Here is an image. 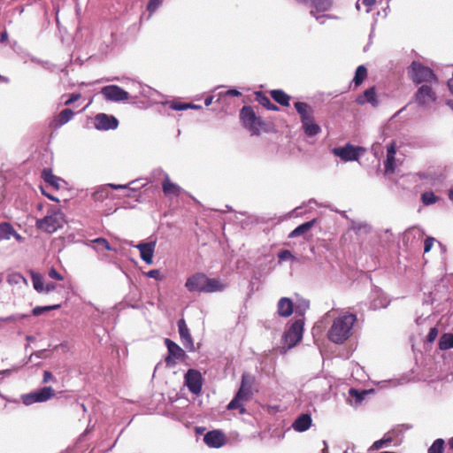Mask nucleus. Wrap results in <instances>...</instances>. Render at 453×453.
I'll use <instances>...</instances> for the list:
<instances>
[{"mask_svg":"<svg viewBox=\"0 0 453 453\" xmlns=\"http://www.w3.org/2000/svg\"><path fill=\"white\" fill-rule=\"evenodd\" d=\"M243 127L252 134H258L262 127V120L256 116L252 107L243 106L240 112Z\"/></svg>","mask_w":453,"mask_h":453,"instance_id":"423d86ee","label":"nucleus"},{"mask_svg":"<svg viewBox=\"0 0 453 453\" xmlns=\"http://www.w3.org/2000/svg\"><path fill=\"white\" fill-rule=\"evenodd\" d=\"M303 325V319H296L285 332L283 341L288 349L295 347L302 340Z\"/></svg>","mask_w":453,"mask_h":453,"instance_id":"0eeeda50","label":"nucleus"},{"mask_svg":"<svg viewBox=\"0 0 453 453\" xmlns=\"http://www.w3.org/2000/svg\"><path fill=\"white\" fill-rule=\"evenodd\" d=\"M88 246L93 248L96 251H100L102 249L107 250H114L115 249L112 248L109 242L102 237L96 238L88 244Z\"/></svg>","mask_w":453,"mask_h":453,"instance_id":"c756f323","label":"nucleus"},{"mask_svg":"<svg viewBox=\"0 0 453 453\" xmlns=\"http://www.w3.org/2000/svg\"><path fill=\"white\" fill-rule=\"evenodd\" d=\"M294 312V303L290 298L281 297L277 303V314L282 318H288Z\"/></svg>","mask_w":453,"mask_h":453,"instance_id":"b1692460","label":"nucleus"},{"mask_svg":"<svg viewBox=\"0 0 453 453\" xmlns=\"http://www.w3.org/2000/svg\"><path fill=\"white\" fill-rule=\"evenodd\" d=\"M222 95L230 96H240L242 94L237 89L233 88V89H228L226 91H225L224 93L219 92L218 96H219V97H220Z\"/></svg>","mask_w":453,"mask_h":453,"instance_id":"864d4df0","label":"nucleus"},{"mask_svg":"<svg viewBox=\"0 0 453 453\" xmlns=\"http://www.w3.org/2000/svg\"><path fill=\"white\" fill-rule=\"evenodd\" d=\"M54 396V389L51 387H44L21 395L22 403L28 406L35 403H44Z\"/></svg>","mask_w":453,"mask_h":453,"instance_id":"6e6552de","label":"nucleus"},{"mask_svg":"<svg viewBox=\"0 0 453 453\" xmlns=\"http://www.w3.org/2000/svg\"><path fill=\"white\" fill-rule=\"evenodd\" d=\"M52 378H53V376H52V373L50 372L45 371L43 372V382L44 383L49 382L50 380H52Z\"/></svg>","mask_w":453,"mask_h":453,"instance_id":"6e6d98bb","label":"nucleus"},{"mask_svg":"<svg viewBox=\"0 0 453 453\" xmlns=\"http://www.w3.org/2000/svg\"><path fill=\"white\" fill-rule=\"evenodd\" d=\"M395 143L392 142L387 146V157L384 162L385 173L387 174L394 173L398 165V160L395 158Z\"/></svg>","mask_w":453,"mask_h":453,"instance_id":"aec40b11","label":"nucleus"},{"mask_svg":"<svg viewBox=\"0 0 453 453\" xmlns=\"http://www.w3.org/2000/svg\"><path fill=\"white\" fill-rule=\"evenodd\" d=\"M448 86L450 92L453 94V81H449Z\"/></svg>","mask_w":453,"mask_h":453,"instance_id":"338daca9","label":"nucleus"},{"mask_svg":"<svg viewBox=\"0 0 453 453\" xmlns=\"http://www.w3.org/2000/svg\"><path fill=\"white\" fill-rule=\"evenodd\" d=\"M134 181H131L128 184L125 185H117V184H106L101 185L96 188V190L92 193V198L96 202H103L105 199L109 198L111 196L110 188L113 189H126L128 188L129 185L133 184Z\"/></svg>","mask_w":453,"mask_h":453,"instance_id":"ddd939ff","label":"nucleus"},{"mask_svg":"<svg viewBox=\"0 0 453 453\" xmlns=\"http://www.w3.org/2000/svg\"><path fill=\"white\" fill-rule=\"evenodd\" d=\"M258 102L265 106V108L272 110V111H277L279 108L275 104H273L270 99L265 96H262L260 93L257 95Z\"/></svg>","mask_w":453,"mask_h":453,"instance_id":"a19ab883","label":"nucleus"},{"mask_svg":"<svg viewBox=\"0 0 453 453\" xmlns=\"http://www.w3.org/2000/svg\"><path fill=\"white\" fill-rule=\"evenodd\" d=\"M146 276L149 277V278L156 279L157 280H160L163 279L161 272L159 270H157V269H153V270L149 271L146 273Z\"/></svg>","mask_w":453,"mask_h":453,"instance_id":"09e8293b","label":"nucleus"},{"mask_svg":"<svg viewBox=\"0 0 453 453\" xmlns=\"http://www.w3.org/2000/svg\"><path fill=\"white\" fill-rule=\"evenodd\" d=\"M352 227L357 232H362L363 231L365 233L370 231V228H371L370 226L368 224H366V223H357V224L353 225Z\"/></svg>","mask_w":453,"mask_h":453,"instance_id":"de8ad7c7","label":"nucleus"},{"mask_svg":"<svg viewBox=\"0 0 453 453\" xmlns=\"http://www.w3.org/2000/svg\"><path fill=\"white\" fill-rule=\"evenodd\" d=\"M207 276L203 273H196L188 278L185 287L189 292H204Z\"/></svg>","mask_w":453,"mask_h":453,"instance_id":"4468645a","label":"nucleus"},{"mask_svg":"<svg viewBox=\"0 0 453 453\" xmlns=\"http://www.w3.org/2000/svg\"><path fill=\"white\" fill-rule=\"evenodd\" d=\"M12 237L15 238V240L19 242H24V237H22L15 229H14V233L12 234Z\"/></svg>","mask_w":453,"mask_h":453,"instance_id":"13d9d810","label":"nucleus"},{"mask_svg":"<svg viewBox=\"0 0 453 453\" xmlns=\"http://www.w3.org/2000/svg\"><path fill=\"white\" fill-rule=\"evenodd\" d=\"M441 349H449L453 348V334H444L439 341Z\"/></svg>","mask_w":453,"mask_h":453,"instance_id":"c9c22d12","label":"nucleus"},{"mask_svg":"<svg viewBox=\"0 0 453 453\" xmlns=\"http://www.w3.org/2000/svg\"><path fill=\"white\" fill-rule=\"evenodd\" d=\"M185 385L191 393L199 395L203 386L201 372L195 369H189L185 374Z\"/></svg>","mask_w":453,"mask_h":453,"instance_id":"f8f14e48","label":"nucleus"},{"mask_svg":"<svg viewBox=\"0 0 453 453\" xmlns=\"http://www.w3.org/2000/svg\"><path fill=\"white\" fill-rule=\"evenodd\" d=\"M399 431L392 430L384 434L383 438L380 440H378L372 443V445L370 447L369 450H378L384 446H387L388 444L394 441L395 438L398 435Z\"/></svg>","mask_w":453,"mask_h":453,"instance_id":"393cba45","label":"nucleus"},{"mask_svg":"<svg viewBox=\"0 0 453 453\" xmlns=\"http://www.w3.org/2000/svg\"><path fill=\"white\" fill-rule=\"evenodd\" d=\"M390 301L388 296L378 288L372 290L371 294L370 308L372 310H378L386 308L389 304Z\"/></svg>","mask_w":453,"mask_h":453,"instance_id":"412c9836","label":"nucleus"},{"mask_svg":"<svg viewBox=\"0 0 453 453\" xmlns=\"http://www.w3.org/2000/svg\"><path fill=\"white\" fill-rule=\"evenodd\" d=\"M408 73L412 81L416 84L433 85L438 83V78L434 71L429 67L424 66L419 62L413 61L408 69Z\"/></svg>","mask_w":453,"mask_h":453,"instance_id":"20e7f679","label":"nucleus"},{"mask_svg":"<svg viewBox=\"0 0 453 453\" xmlns=\"http://www.w3.org/2000/svg\"><path fill=\"white\" fill-rule=\"evenodd\" d=\"M357 322V315L351 312H342L336 317L327 332L328 339L336 344H342L351 335L353 326Z\"/></svg>","mask_w":453,"mask_h":453,"instance_id":"f257e3e1","label":"nucleus"},{"mask_svg":"<svg viewBox=\"0 0 453 453\" xmlns=\"http://www.w3.org/2000/svg\"><path fill=\"white\" fill-rule=\"evenodd\" d=\"M56 288V285L54 283H48L46 285V287H44V291L45 293H50L52 292L53 290H55Z\"/></svg>","mask_w":453,"mask_h":453,"instance_id":"4d7b16f0","label":"nucleus"},{"mask_svg":"<svg viewBox=\"0 0 453 453\" xmlns=\"http://www.w3.org/2000/svg\"><path fill=\"white\" fill-rule=\"evenodd\" d=\"M436 98V94L430 84L421 85L415 94V101L421 107L431 105Z\"/></svg>","mask_w":453,"mask_h":453,"instance_id":"9d476101","label":"nucleus"},{"mask_svg":"<svg viewBox=\"0 0 453 453\" xmlns=\"http://www.w3.org/2000/svg\"><path fill=\"white\" fill-rule=\"evenodd\" d=\"M226 285L218 279L206 278L205 293L219 292L224 290Z\"/></svg>","mask_w":453,"mask_h":453,"instance_id":"c85d7f7f","label":"nucleus"},{"mask_svg":"<svg viewBox=\"0 0 453 453\" xmlns=\"http://www.w3.org/2000/svg\"><path fill=\"white\" fill-rule=\"evenodd\" d=\"M311 422V415L302 414L294 421L292 427L297 432H305L310 428Z\"/></svg>","mask_w":453,"mask_h":453,"instance_id":"a878e982","label":"nucleus"},{"mask_svg":"<svg viewBox=\"0 0 453 453\" xmlns=\"http://www.w3.org/2000/svg\"><path fill=\"white\" fill-rule=\"evenodd\" d=\"M81 98V94H72L69 98L65 102V105H70Z\"/></svg>","mask_w":453,"mask_h":453,"instance_id":"5fc2aeb1","label":"nucleus"},{"mask_svg":"<svg viewBox=\"0 0 453 453\" xmlns=\"http://www.w3.org/2000/svg\"><path fill=\"white\" fill-rule=\"evenodd\" d=\"M31 276H32L34 288L39 293L43 292L44 291V282H43V279L41 276V274L32 272Z\"/></svg>","mask_w":453,"mask_h":453,"instance_id":"e433bc0d","label":"nucleus"},{"mask_svg":"<svg viewBox=\"0 0 453 453\" xmlns=\"http://www.w3.org/2000/svg\"><path fill=\"white\" fill-rule=\"evenodd\" d=\"M294 106L299 114L302 128L307 136L312 137L321 132V127L315 121V111L304 102H296Z\"/></svg>","mask_w":453,"mask_h":453,"instance_id":"f03ea898","label":"nucleus"},{"mask_svg":"<svg viewBox=\"0 0 453 453\" xmlns=\"http://www.w3.org/2000/svg\"><path fill=\"white\" fill-rule=\"evenodd\" d=\"M349 394L350 396H352L353 398L356 399L357 403H361L365 399V395L368 394V391H366V390L359 391L356 388H351L349 390Z\"/></svg>","mask_w":453,"mask_h":453,"instance_id":"ea45409f","label":"nucleus"},{"mask_svg":"<svg viewBox=\"0 0 453 453\" xmlns=\"http://www.w3.org/2000/svg\"><path fill=\"white\" fill-rule=\"evenodd\" d=\"M7 281L10 283V284H19L21 282H24L26 283L27 280L26 279L23 277V275H21L20 273H11L8 275V278H7Z\"/></svg>","mask_w":453,"mask_h":453,"instance_id":"c03bdc74","label":"nucleus"},{"mask_svg":"<svg viewBox=\"0 0 453 453\" xmlns=\"http://www.w3.org/2000/svg\"><path fill=\"white\" fill-rule=\"evenodd\" d=\"M203 441L211 448H220L226 442V436L221 431L213 430L204 434Z\"/></svg>","mask_w":453,"mask_h":453,"instance_id":"6ab92c4d","label":"nucleus"},{"mask_svg":"<svg viewBox=\"0 0 453 453\" xmlns=\"http://www.w3.org/2000/svg\"><path fill=\"white\" fill-rule=\"evenodd\" d=\"M447 105L453 111V100H448Z\"/></svg>","mask_w":453,"mask_h":453,"instance_id":"774afa93","label":"nucleus"},{"mask_svg":"<svg viewBox=\"0 0 453 453\" xmlns=\"http://www.w3.org/2000/svg\"><path fill=\"white\" fill-rule=\"evenodd\" d=\"M213 98H214V96H210L206 97V98H205V100H204V104H205V105H206V106L211 105V103H212V101H213Z\"/></svg>","mask_w":453,"mask_h":453,"instance_id":"e2e57ef3","label":"nucleus"},{"mask_svg":"<svg viewBox=\"0 0 453 453\" xmlns=\"http://www.w3.org/2000/svg\"><path fill=\"white\" fill-rule=\"evenodd\" d=\"M65 216L60 210H50L42 219H37V229L47 234H53L65 224Z\"/></svg>","mask_w":453,"mask_h":453,"instance_id":"7ed1b4c3","label":"nucleus"},{"mask_svg":"<svg viewBox=\"0 0 453 453\" xmlns=\"http://www.w3.org/2000/svg\"><path fill=\"white\" fill-rule=\"evenodd\" d=\"M73 115L74 113L71 109L62 110L53 121L54 127L56 128L62 127L63 125L69 122L73 119Z\"/></svg>","mask_w":453,"mask_h":453,"instance_id":"cd10ccee","label":"nucleus"},{"mask_svg":"<svg viewBox=\"0 0 453 453\" xmlns=\"http://www.w3.org/2000/svg\"><path fill=\"white\" fill-rule=\"evenodd\" d=\"M367 76V69L365 65H359L355 73L353 82L357 87L362 84L365 77Z\"/></svg>","mask_w":453,"mask_h":453,"instance_id":"72a5a7b5","label":"nucleus"},{"mask_svg":"<svg viewBox=\"0 0 453 453\" xmlns=\"http://www.w3.org/2000/svg\"><path fill=\"white\" fill-rule=\"evenodd\" d=\"M165 342L169 353L168 357L165 358L168 365L175 364V360H180L184 357L185 351L178 344L170 339H165Z\"/></svg>","mask_w":453,"mask_h":453,"instance_id":"a211bd4d","label":"nucleus"},{"mask_svg":"<svg viewBox=\"0 0 453 453\" xmlns=\"http://www.w3.org/2000/svg\"><path fill=\"white\" fill-rule=\"evenodd\" d=\"M356 102L360 105L369 104L374 108L377 107L379 105V100L377 98L375 88L372 87L365 90L363 94L357 97Z\"/></svg>","mask_w":453,"mask_h":453,"instance_id":"4be33fe9","label":"nucleus"},{"mask_svg":"<svg viewBox=\"0 0 453 453\" xmlns=\"http://www.w3.org/2000/svg\"><path fill=\"white\" fill-rule=\"evenodd\" d=\"M376 3V0H363V4L367 6L368 8H371L374 4ZM370 12V9L367 10V12Z\"/></svg>","mask_w":453,"mask_h":453,"instance_id":"bf43d9fd","label":"nucleus"},{"mask_svg":"<svg viewBox=\"0 0 453 453\" xmlns=\"http://www.w3.org/2000/svg\"><path fill=\"white\" fill-rule=\"evenodd\" d=\"M278 257H279L280 262H283L288 259L293 258V255L291 254V252L289 250H283L278 253Z\"/></svg>","mask_w":453,"mask_h":453,"instance_id":"49530a36","label":"nucleus"},{"mask_svg":"<svg viewBox=\"0 0 453 453\" xmlns=\"http://www.w3.org/2000/svg\"><path fill=\"white\" fill-rule=\"evenodd\" d=\"M164 175V181L162 183V189L166 196H179L184 190L178 184L171 181L169 175L163 170H158Z\"/></svg>","mask_w":453,"mask_h":453,"instance_id":"f3484780","label":"nucleus"},{"mask_svg":"<svg viewBox=\"0 0 453 453\" xmlns=\"http://www.w3.org/2000/svg\"><path fill=\"white\" fill-rule=\"evenodd\" d=\"M365 151L363 147H356L349 143L342 147H337L333 150L334 156L339 157L343 161H356Z\"/></svg>","mask_w":453,"mask_h":453,"instance_id":"1a4fd4ad","label":"nucleus"},{"mask_svg":"<svg viewBox=\"0 0 453 453\" xmlns=\"http://www.w3.org/2000/svg\"><path fill=\"white\" fill-rule=\"evenodd\" d=\"M315 221L316 219H312L311 221L301 224L289 234V237L294 238L306 233L314 226Z\"/></svg>","mask_w":453,"mask_h":453,"instance_id":"473e14b6","label":"nucleus"},{"mask_svg":"<svg viewBox=\"0 0 453 453\" xmlns=\"http://www.w3.org/2000/svg\"><path fill=\"white\" fill-rule=\"evenodd\" d=\"M251 396L250 386L246 383V376L242 375V385L234 397L227 405L228 410H239L240 414H244L246 409L244 403L249 401Z\"/></svg>","mask_w":453,"mask_h":453,"instance_id":"39448f33","label":"nucleus"},{"mask_svg":"<svg viewBox=\"0 0 453 453\" xmlns=\"http://www.w3.org/2000/svg\"><path fill=\"white\" fill-rule=\"evenodd\" d=\"M170 108L174 111H184L188 109H196L199 110L202 109L201 105L194 104L191 103H178V102H173L170 104Z\"/></svg>","mask_w":453,"mask_h":453,"instance_id":"f704fd0d","label":"nucleus"},{"mask_svg":"<svg viewBox=\"0 0 453 453\" xmlns=\"http://www.w3.org/2000/svg\"><path fill=\"white\" fill-rule=\"evenodd\" d=\"M310 307V303L308 300L301 299L296 304H294V311L298 316H303L306 311Z\"/></svg>","mask_w":453,"mask_h":453,"instance_id":"4c0bfd02","label":"nucleus"},{"mask_svg":"<svg viewBox=\"0 0 453 453\" xmlns=\"http://www.w3.org/2000/svg\"><path fill=\"white\" fill-rule=\"evenodd\" d=\"M12 370L10 369H6V370H2L0 371V375H3V376H10L12 374Z\"/></svg>","mask_w":453,"mask_h":453,"instance_id":"0e129e2a","label":"nucleus"},{"mask_svg":"<svg viewBox=\"0 0 453 453\" xmlns=\"http://www.w3.org/2000/svg\"><path fill=\"white\" fill-rule=\"evenodd\" d=\"M444 441L442 439H437L434 441L431 447L428 449L427 453H442L443 452Z\"/></svg>","mask_w":453,"mask_h":453,"instance_id":"79ce46f5","label":"nucleus"},{"mask_svg":"<svg viewBox=\"0 0 453 453\" xmlns=\"http://www.w3.org/2000/svg\"><path fill=\"white\" fill-rule=\"evenodd\" d=\"M135 249L140 251L141 258L147 264L151 265L153 263V255L156 248V242H140L134 245Z\"/></svg>","mask_w":453,"mask_h":453,"instance_id":"dca6fc26","label":"nucleus"},{"mask_svg":"<svg viewBox=\"0 0 453 453\" xmlns=\"http://www.w3.org/2000/svg\"><path fill=\"white\" fill-rule=\"evenodd\" d=\"M14 233V227L9 222L0 223V242L8 241L12 238V234Z\"/></svg>","mask_w":453,"mask_h":453,"instance_id":"2f4dec72","label":"nucleus"},{"mask_svg":"<svg viewBox=\"0 0 453 453\" xmlns=\"http://www.w3.org/2000/svg\"><path fill=\"white\" fill-rule=\"evenodd\" d=\"M58 308H59L58 304L50 306H36L33 309L32 313L34 316H40L45 311L56 310Z\"/></svg>","mask_w":453,"mask_h":453,"instance_id":"37998d69","label":"nucleus"},{"mask_svg":"<svg viewBox=\"0 0 453 453\" xmlns=\"http://www.w3.org/2000/svg\"><path fill=\"white\" fill-rule=\"evenodd\" d=\"M42 178L47 184L55 188L56 189L60 188V183L64 182L61 178L55 176L50 168H44L42 170Z\"/></svg>","mask_w":453,"mask_h":453,"instance_id":"bb28decb","label":"nucleus"},{"mask_svg":"<svg viewBox=\"0 0 453 453\" xmlns=\"http://www.w3.org/2000/svg\"><path fill=\"white\" fill-rule=\"evenodd\" d=\"M100 93L105 100L111 102H123L129 99V93L117 85H109L102 88Z\"/></svg>","mask_w":453,"mask_h":453,"instance_id":"9b49d317","label":"nucleus"},{"mask_svg":"<svg viewBox=\"0 0 453 453\" xmlns=\"http://www.w3.org/2000/svg\"><path fill=\"white\" fill-rule=\"evenodd\" d=\"M162 3L163 0H149L147 10L152 14L159 8Z\"/></svg>","mask_w":453,"mask_h":453,"instance_id":"a18cd8bd","label":"nucleus"},{"mask_svg":"<svg viewBox=\"0 0 453 453\" xmlns=\"http://www.w3.org/2000/svg\"><path fill=\"white\" fill-rule=\"evenodd\" d=\"M271 96L275 102L282 106L289 105L290 96L280 89L271 91Z\"/></svg>","mask_w":453,"mask_h":453,"instance_id":"7c9ffc66","label":"nucleus"},{"mask_svg":"<svg viewBox=\"0 0 453 453\" xmlns=\"http://www.w3.org/2000/svg\"><path fill=\"white\" fill-rule=\"evenodd\" d=\"M42 194H43L45 196H47L49 199H50V200H52V201H58L56 197H54V196H52L51 195H49L48 193H46V192L44 191V189H43V188H42Z\"/></svg>","mask_w":453,"mask_h":453,"instance_id":"69168bd1","label":"nucleus"},{"mask_svg":"<svg viewBox=\"0 0 453 453\" xmlns=\"http://www.w3.org/2000/svg\"><path fill=\"white\" fill-rule=\"evenodd\" d=\"M421 201L425 205H431L438 201V196L434 192H425L421 195Z\"/></svg>","mask_w":453,"mask_h":453,"instance_id":"58836bf2","label":"nucleus"},{"mask_svg":"<svg viewBox=\"0 0 453 453\" xmlns=\"http://www.w3.org/2000/svg\"><path fill=\"white\" fill-rule=\"evenodd\" d=\"M132 85H133L134 88L135 90H137V92H138L139 94H142V91H141L142 85H141L139 82H134H134L132 83Z\"/></svg>","mask_w":453,"mask_h":453,"instance_id":"680f3d73","label":"nucleus"},{"mask_svg":"<svg viewBox=\"0 0 453 453\" xmlns=\"http://www.w3.org/2000/svg\"><path fill=\"white\" fill-rule=\"evenodd\" d=\"M49 277L57 280H63V276L53 267L49 271Z\"/></svg>","mask_w":453,"mask_h":453,"instance_id":"603ef678","label":"nucleus"},{"mask_svg":"<svg viewBox=\"0 0 453 453\" xmlns=\"http://www.w3.org/2000/svg\"><path fill=\"white\" fill-rule=\"evenodd\" d=\"M438 335V329L436 327H432L429 330V333L427 334V342H433L435 341Z\"/></svg>","mask_w":453,"mask_h":453,"instance_id":"3c124183","label":"nucleus"},{"mask_svg":"<svg viewBox=\"0 0 453 453\" xmlns=\"http://www.w3.org/2000/svg\"><path fill=\"white\" fill-rule=\"evenodd\" d=\"M435 239L433 237H427L424 242V252L427 253L431 250Z\"/></svg>","mask_w":453,"mask_h":453,"instance_id":"8fccbe9b","label":"nucleus"},{"mask_svg":"<svg viewBox=\"0 0 453 453\" xmlns=\"http://www.w3.org/2000/svg\"><path fill=\"white\" fill-rule=\"evenodd\" d=\"M119 121L113 117L105 113H99L95 118V127L98 130H110L118 127Z\"/></svg>","mask_w":453,"mask_h":453,"instance_id":"2eb2a0df","label":"nucleus"},{"mask_svg":"<svg viewBox=\"0 0 453 453\" xmlns=\"http://www.w3.org/2000/svg\"><path fill=\"white\" fill-rule=\"evenodd\" d=\"M8 39V34L6 31H4L0 35V42H4Z\"/></svg>","mask_w":453,"mask_h":453,"instance_id":"052dcab7","label":"nucleus"},{"mask_svg":"<svg viewBox=\"0 0 453 453\" xmlns=\"http://www.w3.org/2000/svg\"><path fill=\"white\" fill-rule=\"evenodd\" d=\"M178 330L180 334V337L185 348L189 350L194 349L193 340L189 334V330L184 319H180L178 321Z\"/></svg>","mask_w":453,"mask_h":453,"instance_id":"5701e85b","label":"nucleus"}]
</instances>
